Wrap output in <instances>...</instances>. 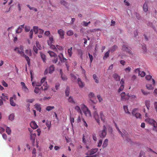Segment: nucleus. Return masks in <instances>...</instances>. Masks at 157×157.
Instances as JSON below:
<instances>
[{"mask_svg":"<svg viewBox=\"0 0 157 157\" xmlns=\"http://www.w3.org/2000/svg\"><path fill=\"white\" fill-rule=\"evenodd\" d=\"M43 84V86L40 88L36 87H35L34 93L36 94H40L41 93V91L43 90L46 91L48 89L47 86V83L45 82V79H41L40 82H33L32 86L34 87L40 86Z\"/></svg>","mask_w":157,"mask_h":157,"instance_id":"nucleus-1","label":"nucleus"},{"mask_svg":"<svg viewBox=\"0 0 157 157\" xmlns=\"http://www.w3.org/2000/svg\"><path fill=\"white\" fill-rule=\"evenodd\" d=\"M147 84L146 88L148 90H153L155 86V81L154 79H146Z\"/></svg>","mask_w":157,"mask_h":157,"instance_id":"nucleus-2","label":"nucleus"},{"mask_svg":"<svg viewBox=\"0 0 157 157\" xmlns=\"http://www.w3.org/2000/svg\"><path fill=\"white\" fill-rule=\"evenodd\" d=\"M145 121L148 124L153 126V130L157 132V123L153 119L148 118L145 120Z\"/></svg>","mask_w":157,"mask_h":157,"instance_id":"nucleus-3","label":"nucleus"},{"mask_svg":"<svg viewBox=\"0 0 157 157\" xmlns=\"http://www.w3.org/2000/svg\"><path fill=\"white\" fill-rule=\"evenodd\" d=\"M14 51H17V52L20 54L21 56L25 57L26 60L28 65L29 66L30 65V59L29 57L25 54V53L23 51H20L19 48L18 47L16 48Z\"/></svg>","mask_w":157,"mask_h":157,"instance_id":"nucleus-4","label":"nucleus"},{"mask_svg":"<svg viewBox=\"0 0 157 157\" xmlns=\"http://www.w3.org/2000/svg\"><path fill=\"white\" fill-rule=\"evenodd\" d=\"M53 36L52 35L50 36L49 37V40H47V43L51 49L56 48V46L52 44L53 43Z\"/></svg>","mask_w":157,"mask_h":157,"instance_id":"nucleus-5","label":"nucleus"},{"mask_svg":"<svg viewBox=\"0 0 157 157\" xmlns=\"http://www.w3.org/2000/svg\"><path fill=\"white\" fill-rule=\"evenodd\" d=\"M93 109L94 110V113H93V116L94 117L95 120L98 123V124H100V119H99V116L97 112V109L95 108L94 106H93Z\"/></svg>","mask_w":157,"mask_h":157,"instance_id":"nucleus-6","label":"nucleus"},{"mask_svg":"<svg viewBox=\"0 0 157 157\" xmlns=\"http://www.w3.org/2000/svg\"><path fill=\"white\" fill-rule=\"evenodd\" d=\"M134 73L135 74H137L138 76H140L142 78L144 77L146 75L145 73L143 71H140V68L135 69L134 70Z\"/></svg>","mask_w":157,"mask_h":157,"instance_id":"nucleus-7","label":"nucleus"},{"mask_svg":"<svg viewBox=\"0 0 157 157\" xmlns=\"http://www.w3.org/2000/svg\"><path fill=\"white\" fill-rule=\"evenodd\" d=\"M130 98V96L128 94H126L124 92H122L121 94V100L125 101L128 100Z\"/></svg>","mask_w":157,"mask_h":157,"instance_id":"nucleus-8","label":"nucleus"},{"mask_svg":"<svg viewBox=\"0 0 157 157\" xmlns=\"http://www.w3.org/2000/svg\"><path fill=\"white\" fill-rule=\"evenodd\" d=\"M55 70V67L54 65H51L49 67V69L48 68H47L45 70L44 72V75H46L48 74V73L49 74H51Z\"/></svg>","mask_w":157,"mask_h":157,"instance_id":"nucleus-9","label":"nucleus"},{"mask_svg":"<svg viewBox=\"0 0 157 157\" xmlns=\"http://www.w3.org/2000/svg\"><path fill=\"white\" fill-rule=\"evenodd\" d=\"M136 109H134L132 110V116H134L136 118L141 119V115L140 113L136 112Z\"/></svg>","mask_w":157,"mask_h":157,"instance_id":"nucleus-10","label":"nucleus"},{"mask_svg":"<svg viewBox=\"0 0 157 157\" xmlns=\"http://www.w3.org/2000/svg\"><path fill=\"white\" fill-rule=\"evenodd\" d=\"M119 81H120L119 85H120V87L119 88L117 92H118V93H120L123 90L124 88V81L123 80V79H121V81L120 79H119Z\"/></svg>","mask_w":157,"mask_h":157,"instance_id":"nucleus-11","label":"nucleus"},{"mask_svg":"<svg viewBox=\"0 0 157 157\" xmlns=\"http://www.w3.org/2000/svg\"><path fill=\"white\" fill-rule=\"evenodd\" d=\"M106 135V127L105 125H104L103 126V129L101 131L100 136L101 138H104L105 137Z\"/></svg>","mask_w":157,"mask_h":157,"instance_id":"nucleus-12","label":"nucleus"},{"mask_svg":"<svg viewBox=\"0 0 157 157\" xmlns=\"http://www.w3.org/2000/svg\"><path fill=\"white\" fill-rule=\"evenodd\" d=\"M98 151V149L97 148H93L90 150L88 151L86 153V155H91L97 153Z\"/></svg>","mask_w":157,"mask_h":157,"instance_id":"nucleus-13","label":"nucleus"},{"mask_svg":"<svg viewBox=\"0 0 157 157\" xmlns=\"http://www.w3.org/2000/svg\"><path fill=\"white\" fill-rule=\"evenodd\" d=\"M16 97L15 95H13L12 97L10 98V105H11L12 106H15L16 104L15 102H14L13 100H16Z\"/></svg>","mask_w":157,"mask_h":157,"instance_id":"nucleus-14","label":"nucleus"},{"mask_svg":"<svg viewBox=\"0 0 157 157\" xmlns=\"http://www.w3.org/2000/svg\"><path fill=\"white\" fill-rule=\"evenodd\" d=\"M21 85L22 86V90H23L24 92L26 93H28L29 92V90L26 87L24 82H21Z\"/></svg>","mask_w":157,"mask_h":157,"instance_id":"nucleus-15","label":"nucleus"},{"mask_svg":"<svg viewBox=\"0 0 157 157\" xmlns=\"http://www.w3.org/2000/svg\"><path fill=\"white\" fill-rule=\"evenodd\" d=\"M58 33L59 35L60 38L62 39L64 38L65 32L62 29H59L58 30Z\"/></svg>","mask_w":157,"mask_h":157,"instance_id":"nucleus-16","label":"nucleus"},{"mask_svg":"<svg viewBox=\"0 0 157 157\" xmlns=\"http://www.w3.org/2000/svg\"><path fill=\"white\" fill-rule=\"evenodd\" d=\"M25 24L19 26L16 31V33H19L21 32L23 29L24 28Z\"/></svg>","mask_w":157,"mask_h":157,"instance_id":"nucleus-17","label":"nucleus"},{"mask_svg":"<svg viewBox=\"0 0 157 157\" xmlns=\"http://www.w3.org/2000/svg\"><path fill=\"white\" fill-rule=\"evenodd\" d=\"M122 50L123 51H126L129 53H131V50L128 49L127 46L124 44H123L122 45Z\"/></svg>","mask_w":157,"mask_h":157,"instance_id":"nucleus-18","label":"nucleus"},{"mask_svg":"<svg viewBox=\"0 0 157 157\" xmlns=\"http://www.w3.org/2000/svg\"><path fill=\"white\" fill-rule=\"evenodd\" d=\"M84 112V114L87 117H91V112L89 109L82 110Z\"/></svg>","mask_w":157,"mask_h":157,"instance_id":"nucleus-19","label":"nucleus"},{"mask_svg":"<svg viewBox=\"0 0 157 157\" xmlns=\"http://www.w3.org/2000/svg\"><path fill=\"white\" fill-rule=\"evenodd\" d=\"M30 126H31L32 128L34 129H36L38 127L37 124L34 121L31 122V123H30Z\"/></svg>","mask_w":157,"mask_h":157,"instance_id":"nucleus-20","label":"nucleus"},{"mask_svg":"<svg viewBox=\"0 0 157 157\" xmlns=\"http://www.w3.org/2000/svg\"><path fill=\"white\" fill-rule=\"evenodd\" d=\"M36 136V133H31V140L33 143H34L35 142V138Z\"/></svg>","mask_w":157,"mask_h":157,"instance_id":"nucleus-21","label":"nucleus"},{"mask_svg":"<svg viewBox=\"0 0 157 157\" xmlns=\"http://www.w3.org/2000/svg\"><path fill=\"white\" fill-rule=\"evenodd\" d=\"M77 83L79 85V87L81 88L83 87L84 85V82H82L81 80V79H78V81H77Z\"/></svg>","mask_w":157,"mask_h":157,"instance_id":"nucleus-22","label":"nucleus"},{"mask_svg":"<svg viewBox=\"0 0 157 157\" xmlns=\"http://www.w3.org/2000/svg\"><path fill=\"white\" fill-rule=\"evenodd\" d=\"M118 131H119V133L121 134V135L122 137L124 139L125 138V139H127V136L128 135V134H127V133L123 134L120 130H118Z\"/></svg>","mask_w":157,"mask_h":157,"instance_id":"nucleus-23","label":"nucleus"},{"mask_svg":"<svg viewBox=\"0 0 157 157\" xmlns=\"http://www.w3.org/2000/svg\"><path fill=\"white\" fill-rule=\"evenodd\" d=\"M48 52L51 57H57V55L54 52L49 51Z\"/></svg>","mask_w":157,"mask_h":157,"instance_id":"nucleus-24","label":"nucleus"},{"mask_svg":"<svg viewBox=\"0 0 157 157\" xmlns=\"http://www.w3.org/2000/svg\"><path fill=\"white\" fill-rule=\"evenodd\" d=\"M100 119H101V120L103 122H105V116L103 115V112H100Z\"/></svg>","mask_w":157,"mask_h":157,"instance_id":"nucleus-25","label":"nucleus"},{"mask_svg":"<svg viewBox=\"0 0 157 157\" xmlns=\"http://www.w3.org/2000/svg\"><path fill=\"white\" fill-rule=\"evenodd\" d=\"M52 49L54 50L55 51L57 52V49H58L60 51L63 50V48L62 47H61L59 45H57L56 46V48Z\"/></svg>","mask_w":157,"mask_h":157,"instance_id":"nucleus-26","label":"nucleus"},{"mask_svg":"<svg viewBox=\"0 0 157 157\" xmlns=\"http://www.w3.org/2000/svg\"><path fill=\"white\" fill-rule=\"evenodd\" d=\"M67 101H68V102H69V103L73 104H75V101L74 99H73V98L72 97L70 96L69 98H68V99H67Z\"/></svg>","mask_w":157,"mask_h":157,"instance_id":"nucleus-27","label":"nucleus"},{"mask_svg":"<svg viewBox=\"0 0 157 157\" xmlns=\"http://www.w3.org/2000/svg\"><path fill=\"white\" fill-rule=\"evenodd\" d=\"M40 56L43 62L46 63V59L45 55L44 54L40 52Z\"/></svg>","mask_w":157,"mask_h":157,"instance_id":"nucleus-28","label":"nucleus"},{"mask_svg":"<svg viewBox=\"0 0 157 157\" xmlns=\"http://www.w3.org/2000/svg\"><path fill=\"white\" fill-rule=\"evenodd\" d=\"M108 144V140L107 139H105L104 141H103V145H102V147H103V148H105L107 147Z\"/></svg>","mask_w":157,"mask_h":157,"instance_id":"nucleus-29","label":"nucleus"},{"mask_svg":"<svg viewBox=\"0 0 157 157\" xmlns=\"http://www.w3.org/2000/svg\"><path fill=\"white\" fill-rule=\"evenodd\" d=\"M60 3L65 7H67L68 5V3L67 2L64 0H61L60 1Z\"/></svg>","mask_w":157,"mask_h":157,"instance_id":"nucleus-30","label":"nucleus"},{"mask_svg":"<svg viewBox=\"0 0 157 157\" xmlns=\"http://www.w3.org/2000/svg\"><path fill=\"white\" fill-rule=\"evenodd\" d=\"M150 101L148 100H146L145 101V105H146V108L148 110H149L150 109Z\"/></svg>","mask_w":157,"mask_h":157,"instance_id":"nucleus-31","label":"nucleus"},{"mask_svg":"<svg viewBox=\"0 0 157 157\" xmlns=\"http://www.w3.org/2000/svg\"><path fill=\"white\" fill-rule=\"evenodd\" d=\"M74 108L77 111V112L79 113V114H82V112H81V109H80V108L79 106L78 105L76 106Z\"/></svg>","mask_w":157,"mask_h":157,"instance_id":"nucleus-32","label":"nucleus"},{"mask_svg":"<svg viewBox=\"0 0 157 157\" xmlns=\"http://www.w3.org/2000/svg\"><path fill=\"white\" fill-rule=\"evenodd\" d=\"M143 8L145 12H147L148 10L147 4L146 3H144L143 5Z\"/></svg>","mask_w":157,"mask_h":157,"instance_id":"nucleus-33","label":"nucleus"},{"mask_svg":"<svg viewBox=\"0 0 157 157\" xmlns=\"http://www.w3.org/2000/svg\"><path fill=\"white\" fill-rule=\"evenodd\" d=\"M35 108H36V110L39 111V112L41 111V108L40 105L39 104H36L35 105Z\"/></svg>","mask_w":157,"mask_h":157,"instance_id":"nucleus-34","label":"nucleus"},{"mask_svg":"<svg viewBox=\"0 0 157 157\" xmlns=\"http://www.w3.org/2000/svg\"><path fill=\"white\" fill-rule=\"evenodd\" d=\"M123 108H124V111L126 113L128 114H130V113L129 111H128V107H127V105H124L123 106Z\"/></svg>","mask_w":157,"mask_h":157,"instance_id":"nucleus-35","label":"nucleus"},{"mask_svg":"<svg viewBox=\"0 0 157 157\" xmlns=\"http://www.w3.org/2000/svg\"><path fill=\"white\" fill-rule=\"evenodd\" d=\"M65 95L67 97H68L69 94V87L67 86L66 88V90L65 91Z\"/></svg>","mask_w":157,"mask_h":157,"instance_id":"nucleus-36","label":"nucleus"},{"mask_svg":"<svg viewBox=\"0 0 157 157\" xmlns=\"http://www.w3.org/2000/svg\"><path fill=\"white\" fill-rule=\"evenodd\" d=\"M54 107L53 106H48L46 107V110L49 111L54 109Z\"/></svg>","mask_w":157,"mask_h":157,"instance_id":"nucleus-37","label":"nucleus"},{"mask_svg":"<svg viewBox=\"0 0 157 157\" xmlns=\"http://www.w3.org/2000/svg\"><path fill=\"white\" fill-rule=\"evenodd\" d=\"M39 29H38V28L37 26H34L33 27V31L36 34L38 33Z\"/></svg>","mask_w":157,"mask_h":157,"instance_id":"nucleus-38","label":"nucleus"},{"mask_svg":"<svg viewBox=\"0 0 157 157\" xmlns=\"http://www.w3.org/2000/svg\"><path fill=\"white\" fill-rule=\"evenodd\" d=\"M110 51V50H109L108 51H107V52H106L103 58L104 59H106L109 55V52Z\"/></svg>","mask_w":157,"mask_h":157,"instance_id":"nucleus-39","label":"nucleus"},{"mask_svg":"<svg viewBox=\"0 0 157 157\" xmlns=\"http://www.w3.org/2000/svg\"><path fill=\"white\" fill-rule=\"evenodd\" d=\"M67 34L68 36H71L73 35L74 32L73 31L70 30L67 31Z\"/></svg>","mask_w":157,"mask_h":157,"instance_id":"nucleus-40","label":"nucleus"},{"mask_svg":"<svg viewBox=\"0 0 157 157\" xmlns=\"http://www.w3.org/2000/svg\"><path fill=\"white\" fill-rule=\"evenodd\" d=\"M81 109H82V110H87V109H88V108L86 107V105H84L83 104H81Z\"/></svg>","mask_w":157,"mask_h":157,"instance_id":"nucleus-41","label":"nucleus"},{"mask_svg":"<svg viewBox=\"0 0 157 157\" xmlns=\"http://www.w3.org/2000/svg\"><path fill=\"white\" fill-rule=\"evenodd\" d=\"M2 96L1 97V100H3L4 101L7 100L8 99V97L7 96L4 95L3 94H2Z\"/></svg>","mask_w":157,"mask_h":157,"instance_id":"nucleus-42","label":"nucleus"},{"mask_svg":"<svg viewBox=\"0 0 157 157\" xmlns=\"http://www.w3.org/2000/svg\"><path fill=\"white\" fill-rule=\"evenodd\" d=\"M141 93H143V95H146L148 94H150V92H148L146 91H145L143 89L141 90Z\"/></svg>","mask_w":157,"mask_h":157,"instance_id":"nucleus-43","label":"nucleus"},{"mask_svg":"<svg viewBox=\"0 0 157 157\" xmlns=\"http://www.w3.org/2000/svg\"><path fill=\"white\" fill-rule=\"evenodd\" d=\"M14 119V115L13 114H11L9 116V120L10 121H12Z\"/></svg>","mask_w":157,"mask_h":157,"instance_id":"nucleus-44","label":"nucleus"},{"mask_svg":"<svg viewBox=\"0 0 157 157\" xmlns=\"http://www.w3.org/2000/svg\"><path fill=\"white\" fill-rule=\"evenodd\" d=\"M36 45L37 48H38L39 50H40L41 49V47L39 44L38 41H36Z\"/></svg>","mask_w":157,"mask_h":157,"instance_id":"nucleus-45","label":"nucleus"},{"mask_svg":"<svg viewBox=\"0 0 157 157\" xmlns=\"http://www.w3.org/2000/svg\"><path fill=\"white\" fill-rule=\"evenodd\" d=\"M6 132L8 135H10V133H11V130L10 129V128L7 127V128H6Z\"/></svg>","mask_w":157,"mask_h":157,"instance_id":"nucleus-46","label":"nucleus"},{"mask_svg":"<svg viewBox=\"0 0 157 157\" xmlns=\"http://www.w3.org/2000/svg\"><path fill=\"white\" fill-rule=\"evenodd\" d=\"M25 52L29 56H32V53L31 50L27 49L25 51Z\"/></svg>","mask_w":157,"mask_h":157,"instance_id":"nucleus-47","label":"nucleus"},{"mask_svg":"<svg viewBox=\"0 0 157 157\" xmlns=\"http://www.w3.org/2000/svg\"><path fill=\"white\" fill-rule=\"evenodd\" d=\"M94 97V94L93 93H90V94H89V98L90 99V100H91V101H92L91 100L92 98Z\"/></svg>","mask_w":157,"mask_h":157,"instance_id":"nucleus-48","label":"nucleus"},{"mask_svg":"<svg viewBox=\"0 0 157 157\" xmlns=\"http://www.w3.org/2000/svg\"><path fill=\"white\" fill-rule=\"evenodd\" d=\"M30 29V27L29 26H25V32H29Z\"/></svg>","mask_w":157,"mask_h":157,"instance_id":"nucleus-49","label":"nucleus"},{"mask_svg":"<svg viewBox=\"0 0 157 157\" xmlns=\"http://www.w3.org/2000/svg\"><path fill=\"white\" fill-rule=\"evenodd\" d=\"M117 48V46H116V45H114L112 47L111 50H110V51L111 52H113L116 50V49Z\"/></svg>","mask_w":157,"mask_h":157,"instance_id":"nucleus-50","label":"nucleus"},{"mask_svg":"<svg viewBox=\"0 0 157 157\" xmlns=\"http://www.w3.org/2000/svg\"><path fill=\"white\" fill-rule=\"evenodd\" d=\"M113 77L114 78H120V77L117 73H114L113 75Z\"/></svg>","mask_w":157,"mask_h":157,"instance_id":"nucleus-51","label":"nucleus"},{"mask_svg":"<svg viewBox=\"0 0 157 157\" xmlns=\"http://www.w3.org/2000/svg\"><path fill=\"white\" fill-rule=\"evenodd\" d=\"M78 54L80 56V57L82 58V50L80 49H78L77 50Z\"/></svg>","mask_w":157,"mask_h":157,"instance_id":"nucleus-52","label":"nucleus"},{"mask_svg":"<svg viewBox=\"0 0 157 157\" xmlns=\"http://www.w3.org/2000/svg\"><path fill=\"white\" fill-rule=\"evenodd\" d=\"M50 124H51V123L50 122H49L48 121H46V126H47V127H48V129L49 130L50 129V128L51 127V125H50Z\"/></svg>","mask_w":157,"mask_h":157,"instance_id":"nucleus-53","label":"nucleus"},{"mask_svg":"<svg viewBox=\"0 0 157 157\" xmlns=\"http://www.w3.org/2000/svg\"><path fill=\"white\" fill-rule=\"evenodd\" d=\"M60 60L61 61V63L65 62L66 63V62H67V59L64 57H63V58H61V59H60Z\"/></svg>","mask_w":157,"mask_h":157,"instance_id":"nucleus-54","label":"nucleus"},{"mask_svg":"<svg viewBox=\"0 0 157 157\" xmlns=\"http://www.w3.org/2000/svg\"><path fill=\"white\" fill-rule=\"evenodd\" d=\"M92 137H93V140H94V141L96 142L97 141V137H96V135L95 133H93L92 134Z\"/></svg>","mask_w":157,"mask_h":157,"instance_id":"nucleus-55","label":"nucleus"},{"mask_svg":"<svg viewBox=\"0 0 157 157\" xmlns=\"http://www.w3.org/2000/svg\"><path fill=\"white\" fill-rule=\"evenodd\" d=\"M33 29H31L30 30L29 32V37L30 39H32L33 37Z\"/></svg>","mask_w":157,"mask_h":157,"instance_id":"nucleus-56","label":"nucleus"},{"mask_svg":"<svg viewBox=\"0 0 157 157\" xmlns=\"http://www.w3.org/2000/svg\"><path fill=\"white\" fill-rule=\"evenodd\" d=\"M55 58L52 60L53 63H56L58 62V59L57 57H55Z\"/></svg>","mask_w":157,"mask_h":157,"instance_id":"nucleus-57","label":"nucleus"},{"mask_svg":"<svg viewBox=\"0 0 157 157\" xmlns=\"http://www.w3.org/2000/svg\"><path fill=\"white\" fill-rule=\"evenodd\" d=\"M102 144V140H99L98 142V145H97V147H100L101 146Z\"/></svg>","mask_w":157,"mask_h":157,"instance_id":"nucleus-58","label":"nucleus"},{"mask_svg":"<svg viewBox=\"0 0 157 157\" xmlns=\"http://www.w3.org/2000/svg\"><path fill=\"white\" fill-rule=\"evenodd\" d=\"M131 70V68L130 67H128L125 68L124 70L126 72H130Z\"/></svg>","mask_w":157,"mask_h":157,"instance_id":"nucleus-59","label":"nucleus"},{"mask_svg":"<svg viewBox=\"0 0 157 157\" xmlns=\"http://www.w3.org/2000/svg\"><path fill=\"white\" fill-rule=\"evenodd\" d=\"M33 50L35 52V53L36 54L38 53V49L35 46H34L33 47Z\"/></svg>","mask_w":157,"mask_h":157,"instance_id":"nucleus-60","label":"nucleus"},{"mask_svg":"<svg viewBox=\"0 0 157 157\" xmlns=\"http://www.w3.org/2000/svg\"><path fill=\"white\" fill-rule=\"evenodd\" d=\"M90 60V63H91L93 60V57L92 55H91L90 53L88 54Z\"/></svg>","mask_w":157,"mask_h":157,"instance_id":"nucleus-61","label":"nucleus"},{"mask_svg":"<svg viewBox=\"0 0 157 157\" xmlns=\"http://www.w3.org/2000/svg\"><path fill=\"white\" fill-rule=\"evenodd\" d=\"M44 35L47 36H49V35L50 36V33L49 31H46L44 33Z\"/></svg>","mask_w":157,"mask_h":157,"instance_id":"nucleus-62","label":"nucleus"},{"mask_svg":"<svg viewBox=\"0 0 157 157\" xmlns=\"http://www.w3.org/2000/svg\"><path fill=\"white\" fill-rule=\"evenodd\" d=\"M33 101H34V99H31L26 100V102L30 103H33Z\"/></svg>","mask_w":157,"mask_h":157,"instance_id":"nucleus-63","label":"nucleus"},{"mask_svg":"<svg viewBox=\"0 0 157 157\" xmlns=\"http://www.w3.org/2000/svg\"><path fill=\"white\" fill-rule=\"evenodd\" d=\"M154 106H155V111L157 112V102H155L154 103Z\"/></svg>","mask_w":157,"mask_h":157,"instance_id":"nucleus-64","label":"nucleus"}]
</instances>
